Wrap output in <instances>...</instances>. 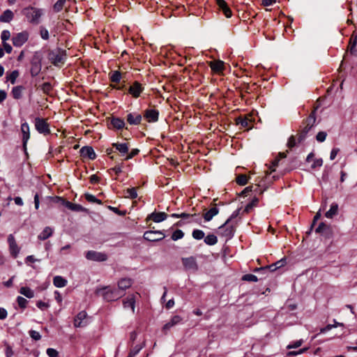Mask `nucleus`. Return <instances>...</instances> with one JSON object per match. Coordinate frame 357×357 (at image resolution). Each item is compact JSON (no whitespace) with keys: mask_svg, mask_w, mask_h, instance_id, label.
Masks as SVG:
<instances>
[{"mask_svg":"<svg viewBox=\"0 0 357 357\" xmlns=\"http://www.w3.org/2000/svg\"><path fill=\"white\" fill-rule=\"evenodd\" d=\"M139 149H132L130 153L129 154L126 156V160H129V159H131L133 157H135V155H137L138 153H139Z\"/></svg>","mask_w":357,"mask_h":357,"instance_id":"nucleus-62","label":"nucleus"},{"mask_svg":"<svg viewBox=\"0 0 357 357\" xmlns=\"http://www.w3.org/2000/svg\"><path fill=\"white\" fill-rule=\"evenodd\" d=\"M241 208H238L236 211H234L232 214L230 215V217L226 220V224H229L233 219L238 217L240 214Z\"/></svg>","mask_w":357,"mask_h":357,"instance_id":"nucleus-53","label":"nucleus"},{"mask_svg":"<svg viewBox=\"0 0 357 357\" xmlns=\"http://www.w3.org/2000/svg\"><path fill=\"white\" fill-rule=\"evenodd\" d=\"M192 236L196 240H201L204 238L205 234L201 229H194Z\"/></svg>","mask_w":357,"mask_h":357,"instance_id":"nucleus-40","label":"nucleus"},{"mask_svg":"<svg viewBox=\"0 0 357 357\" xmlns=\"http://www.w3.org/2000/svg\"><path fill=\"white\" fill-rule=\"evenodd\" d=\"M51 199H52L56 202H60L61 204H63L66 208H68V209H70L73 211H84V208L81 205L77 204H73L69 201H66L65 199H63L61 197H51Z\"/></svg>","mask_w":357,"mask_h":357,"instance_id":"nucleus-7","label":"nucleus"},{"mask_svg":"<svg viewBox=\"0 0 357 357\" xmlns=\"http://www.w3.org/2000/svg\"><path fill=\"white\" fill-rule=\"evenodd\" d=\"M338 212V205L336 203H333L331 205L330 209L325 213V216L327 218H333L335 215L337 214Z\"/></svg>","mask_w":357,"mask_h":357,"instance_id":"nucleus-30","label":"nucleus"},{"mask_svg":"<svg viewBox=\"0 0 357 357\" xmlns=\"http://www.w3.org/2000/svg\"><path fill=\"white\" fill-rule=\"evenodd\" d=\"M40 35L43 40H48L50 38L48 30L43 26L40 28Z\"/></svg>","mask_w":357,"mask_h":357,"instance_id":"nucleus-47","label":"nucleus"},{"mask_svg":"<svg viewBox=\"0 0 357 357\" xmlns=\"http://www.w3.org/2000/svg\"><path fill=\"white\" fill-rule=\"evenodd\" d=\"M47 354L49 357H58L59 353L58 351L52 348H48L46 351Z\"/></svg>","mask_w":357,"mask_h":357,"instance_id":"nucleus-55","label":"nucleus"},{"mask_svg":"<svg viewBox=\"0 0 357 357\" xmlns=\"http://www.w3.org/2000/svg\"><path fill=\"white\" fill-rule=\"evenodd\" d=\"M142 115L137 113H129L127 115V121L130 125H139L142 121Z\"/></svg>","mask_w":357,"mask_h":357,"instance_id":"nucleus-23","label":"nucleus"},{"mask_svg":"<svg viewBox=\"0 0 357 357\" xmlns=\"http://www.w3.org/2000/svg\"><path fill=\"white\" fill-rule=\"evenodd\" d=\"M96 294L101 296L107 302L116 301L124 296L123 291H120V290L116 288H111L110 287L97 289Z\"/></svg>","mask_w":357,"mask_h":357,"instance_id":"nucleus-1","label":"nucleus"},{"mask_svg":"<svg viewBox=\"0 0 357 357\" xmlns=\"http://www.w3.org/2000/svg\"><path fill=\"white\" fill-rule=\"evenodd\" d=\"M66 3V0H57V1L54 4L53 9L54 12L59 13L63 8V6Z\"/></svg>","mask_w":357,"mask_h":357,"instance_id":"nucleus-39","label":"nucleus"},{"mask_svg":"<svg viewBox=\"0 0 357 357\" xmlns=\"http://www.w3.org/2000/svg\"><path fill=\"white\" fill-rule=\"evenodd\" d=\"M219 213V208L215 205L211 208L208 211L203 213V218L206 222L211 221L214 216L218 215Z\"/></svg>","mask_w":357,"mask_h":357,"instance_id":"nucleus-22","label":"nucleus"},{"mask_svg":"<svg viewBox=\"0 0 357 357\" xmlns=\"http://www.w3.org/2000/svg\"><path fill=\"white\" fill-rule=\"evenodd\" d=\"M184 233L181 229H176L174 231L172 235V239L173 241H177L178 239H181L183 237Z\"/></svg>","mask_w":357,"mask_h":357,"instance_id":"nucleus-42","label":"nucleus"},{"mask_svg":"<svg viewBox=\"0 0 357 357\" xmlns=\"http://www.w3.org/2000/svg\"><path fill=\"white\" fill-rule=\"evenodd\" d=\"M327 136V133L324 131L319 132L316 136V139L319 142H323L325 141Z\"/></svg>","mask_w":357,"mask_h":357,"instance_id":"nucleus-50","label":"nucleus"},{"mask_svg":"<svg viewBox=\"0 0 357 357\" xmlns=\"http://www.w3.org/2000/svg\"><path fill=\"white\" fill-rule=\"evenodd\" d=\"M28 39L29 33L26 31H22L13 36L12 40L15 47H20L22 46Z\"/></svg>","mask_w":357,"mask_h":357,"instance_id":"nucleus-9","label":"nucleus"},{"mask_svg":"<svg viewBox=\"0 0 357 357\" xmlns=\"http://www.w3.org/2000/svg\"><path fill=\"white\" fill-rule=\"evenodd\" d=\"M17 302L20 307L22 309H25L28 304V301L22 296H17Z\"/></svg>","mask_w":357,"mask_h":357,"instance_id":"nucleus-43","label":"nucleus"},{"mask_svg":"<svg viewBox=\"0 0 357 357\" xmlns=\"http://www.w3.org/2000/svg\"><path fill=\"white\" fill-rule=\"evenodd\" d=\"M2 45L3 46V50L7 54H10L12 52L13 48L10 44H8V43L6 42V43H3Z\"/></svg>","mask_w":357,"mask_h":357,"instance_id":"nucleus-63","label":"nucleus"},{"mask_svg":"<svg viewBox=\"0 0 357 357\" xmlns=\"http://www.w3.org/2000/svg\"><path fill=\"white\" fill-rule=\"evenodd\" d=\"M84 197H85V199L89 202H91V203H97L98 204H102V202L97 199L94 195H91L89 193H86L84 195Z\"/></svg>","mask_w":357,"mask_h":357,"instance_id":"nucleus-41","label":"nucleus"},{"mask_svg":"<svg viewBox=\"0 0 357 357\" xmlns=\"http://www.w3.org/2000/svg\"><path fill=\"white\" fill-rule=\"evenodd\" d=\"M242 280L248 282H257L258 278L256 275L250 273L243 275Z\"/></svg>","mask_w":357,"mask_h":357,"instance_id":"nucleus-44","label":"nucleus"},{"mask_svg":"<svg viewBox=\"0 0 357 357\" xmlns=\"http://www.w3.org/2000/svg\"><path fill=\"white\" fill-rule=\"evenodd\" d=\"M109 75V79L112 82L118 83L121 81V73L118 70L112 71Z\"/></svg>","mask_w":357,"mask_h":357,"instance_id":"nucleus-35","label":"nucleus"},{"mask_svg":"<svg viewBox=\"0 0 357 357\" xmlns=\"http://www.w3.org/2000/svg\"><path fill=\"white\" fill-rule=\"evenodd\" d=\"M236 183L240 185H245L248 183V177L244 174H240L236 178Z\"/></svg>","mask_w":357,"mask_h":357,"instance_id":"nucleus-45","label":"nucleus"},{"mask_svg":"<svg viewBox=\"0 0 357 357\" xmlns=\"http://www.w3.org/2000/svg\"><path fill=\"white\" fill-rule=\"evenodd\" d=\"M8 243L9 245V250L10 254L15 258L20 252V248L18 247L15 237L13 234H10L8 237Z\"/></svg>","mask_w":357,"mask_h":357,"instance_id":"nucleus-13","label":"nucleus"},{"mask_svg":"<svg viewBox=\"0 0 357 357\" xmlns=\"http://www.w3.org/2000/svg\"><path fill=\"white\" fill-rule=\"evenodd\" d=\"M307 349V348H303L296 351H289V352H288L287 356H296L298 354H301L304 353L305 351H306Z\"/></svg>","mask_w":357,"mask_h":357,"instance_id":"nucleus-61","label":"nucleus"},{"mask_svg":"<svg viewBox=\"0 0 357 357\" xmlns=\"http://www.w3.org/2000/svg\"><path fill=\"white\" fill-rule=\"evenodd\" d=\"M80 154L83 158H87L91 160H94L96 158V154L91 146H83L80 149Z\"/></svg>","mask_w":357,"mask_h":357,"instance_id":"nucleus-17","label":"nucleus"},{"mask_svg":"<svg viewBox=\"0 0 357 357\" xmlns=\"http://www.w3.org/2000/svg\"><path fill=\"white\" fill-rule=\"evenodd\" d=\"M35 128L36 130L40 134L45 135L50 133L49 124L45 119L37 117L35 119Z\"/></svg>","mask_w":357,"mask_h":357,"instance_id":"nucleus-5","label":"nucleus"},{"mask_svg":"<svg viewBox=\"0 0 357 357\" xmlns=\"http://www.w3.org/2000/svg\"><path fill=\"white\" fill-rule=\"evenodd\" d=\"M167 215L165 212H153L149 215L148 220H152L155 222H161L166 220Z\"/></svg>","mask_w":357,"mask_h":357,"instance_id":"nucleus-19","label":"nucleus"},{"mask_svg":"<svg viewBox=\"0 0 357 357\" xmlns=\"http://www.w3.org/2000/svg\"><path fill=\"white\" fill-rule=\"evenodd\" d=\"M48 59L56 66L63 64L66 59V51L61 48L50 50L48 52Z\"/></svg>","mask_w":357,"mask_h":357,"instance_id":"nucleus-3","label":"nucleus"},{"mask_svg":"<svg viewBox=\"0 0 357 357\" xmlns=\"http://www.w3.org/2000/svg\"><path fill=\"white\" fill-rule=\"evenodd\" d=\"M303 342V340H296V341L292 342L291 344H289L287 347V348L288 349H293V348H298L302 345Z\"/></svg>","mask_w":357,"mask_h":357,"instance_id":"nucleus-51","label":"nucleus"},{"mask_svg":"<svg viewBox=\"0 0 357 357\" xmlns=\"http://www.w3.org/2000/svg\"><path fill=\"white\" fill-rule=\"evenodd\" d=\"M132 284V281L130 278H121L118 282V289L120 290V291H123L124 293V291L131 287Z\"/></svg>","mask_w":357,"mask_h":357,"instance_id":"nucleus-24","label":"nucleus"},{"mask_svg":"<svg viewBox=\"0 0 357 357\" xmlns=\"http://www.w3.org/2000/svg\"><path fill=\"white\" fill-rule=\"evenodd\" d=\"M190 218H191V220L188 221V222H195L196 223L200 224L202 222L201 217L196 213L191 214Z\"/></svg>","mask_w":357,"mask_h":357,"instance_id":"nucleus-58","label":"nucleus"},{"mask_svg":"<svg viewBox=\"0 0 357 357\" xmlns=\"http://www.w3.org/2000/svg\"><path fill=\"white\" fill-rule=\"evenodd\" d=\"M111 124L117 130L122 129L125 126L124 121L120 118H112L111 120Z\"/></svg>","mask_w":357,"mask_h":357,"instance_id":"nucleus-32","label":"nucleus"},{"mask_svg":"<svg viewBox=\"0 0 357 357\" xmlns=\"http://www.w3.org/2000/svg\"><path fill=\"white\" fill-rule=\"evenodd\" d=\"M22 13L29 22L38 24L40 23V17L43 15V10L33 6H27L22 10Z\"/></svg>","mask_w":357,"mask_h":357,"instance_id":"nucleus-2","label":"nucleus"},{"mask_svg":"<svg viewBox=\"0 0 357 357\" xmlns=\"http://www.w3.org/2000/svg\"><path fill=\"white\" fill-rule=\"evenodd\" d=\"M21 132L22 135L23 148L26 150L27 142L30 138V128L29 124L26 122L22 123Z\"/></svg>","mask_w":357,"mask_h":357,"instance_id":"nucleus-12","label":"nucleus"},{"mask_svg":"<svg viewBox=\"0 0 357 357\" xmlns=\"http://www.w3.org/2000/svg\"><path fill=\"white\" fill-rule=\"evenodd\" d=\"M36 306L39 309H40L42 310H44L45 309H47L50 307V305L47 303H45V302H43L42 301H38L36 303Z\"/></svg>","mask_w":357,"mask_h":357,"instance_id":"nucleus-56","label":"nucleus"},{"mask_svg":"<svg viewBox=\"0 0 357 357\" xmlns=\"http://www.w3.org/2000/svg\"><path fill=\"white\" fill-rule=\"evenodd\" d=\"M13 17L14 14L13 11L10 9H7L0 15V22L8 23L13 20Z\"/></svg>","mask_w":357,"mask_h":357,"instance_id":"nucleus-26","label":"nucleus"},{"mask_svg":"<svg viewBox=\"0 0 357 357\" xmlns=\"http://www.w3.org/2000/svg\"><path fill=\"white\" fill-rule=\"evenodd\" d=\"M296 139L294 137V136L291 135L289 139H288V142H287V146L288 148L289 149H292L293 147H294L296 146Z\"/></svg>","mask_w":357,"mask_h":357,"instance_id":"nucleus-60","label":"nucleus"},{"mask_svg":"<svg viewBox=\"0 0 357 357\" xmlns=\"http://www.w3.org/2000/svg\"><path fill=\"white\" fill-rule=\"evenodd\" d=\"M323 165V160L321 158L315 159L313 160V163L311 165L312 169H315L317 167H320Z\"/></svg>","mask_w":357,"mask_h":357,"instance_id":"nucleus-57","label":"nucleus"},{"mask_svg":"<svg viewBox=\"0 0 357 357\" xmlns=\"http://www.w3.org/2000/svg\"><path fill=\"white\" fill-rule=\"evenodd\" d=\"M124 308H131L132 312H135V299L133 295L129 296L123 301Z\"/></svg>","mask_w":357,"mask_h":357,"instance_id":"nucleus-25","label":"nucleus"},{"mask_svg":"<svg viewBox=\"0 0 357 357\" xmlns=\"http://www.w3.org/2000/svg\"><path fill=\"white\" fill-rule=\"evenodd\" d=\"M144 238L149 241H159L165 238V235L160 231H147L144 234Z\"/></svg>","mask_w":357,"mask_h":357,"instance_id":"nucleus-10","label":"nucleus"},{"mask_svg":"<svg viewBox=\"0 0 357 357\" xmlns=\"http://www.w3.org/2000/svg\"><path fill=\"white\" fill-rule=\"evenodd\" d=\"M25 88L23 86H16L12 89L11 94L14 99L19 100L22 97Z\"/></svg>","mask_w":357,"mask_h":357,"instance_id":"nucleus-28","label":"nucleus"},{"mask_svg":"<svg viewBox=\"0 0 357 357\" xmlns=\"http://www.w3.org/2000/svg\"><path fill=\"white\" fill-rule=\"evenodd\" d=\"M29 335L34 340H39L41 338V335H40V333L38 331L33 330H31L29 331Z\"/></svg>","mask_w":357,"mask_h":357,"instance_id":"nucleus-54","label":"nucleus"},{"mask_svg":"<svg viewBox=\"0 0 357 357\" xmlns=\"http://www.w3.org/2000/svg\"><path fill=\"white\" fill-rule=\"evenodd\" d=\"M327 226L325 223L321 222L317 228L315 229L317 233H321L325 229H326Z\"/></svg>","mask_w":357,"mask_h":357,"instance_id":"nucleus-64","label":"nucleus"},{"mask_svg":"<svg viewBox=\"0 0 357 357\" xmlns=\"http://www.w3.org/2000/svg\"><path fill=\"white\" fill-rule=\"evenodd\" d=\"M68 281L62 276L56 275L53 278V284L56 287L62 288L66 286Z\"/></svg>","mask_w":357,"mask_h":357,"instance_id":"nucleus-29","label":"nucleus"},{"mask_svg":"<svg viewBox=\"0 0 357 357\" xmlns=\"http://www.w3.org/2000/svg\"><path fill=\"white\" fill-rule=\"evenodd\" d=\"M183 321V318L179 315H174L172 317V319L167 324L164 325L162 327V331L164 333H167L171 328L175 326L181 324Z\"/></svg>","mask_w":357,"mask_h":357,"instance_id":"nucleus-15","label":"nucleus"},{"mask_svg":"<svg viewBox=\"0 0 357 357\" xmlns=\"http://www.w3.org/2000/svg\"><path fill=\"white\" fill-rule=\"evenodd\" d=\"M184 268L188 271H197L198 265L194 257H183L181 259Z\"/></svg>","mask_w":357,"mask_h":357,"instance_id":"nucleus-11","label":"nucleus"},{"mask_svg":"<svg viewBox=\"0 0 357 357\" xmlns=\"http://www.w3.org/2000/svg\"><path fill=\"white\" fill-rule=\"evenodd\" d=\"M315 121H316V115H315V112L314 111L310 114V116L306 119V124L313 127L314 124L315 123Z\"/></svg>","mask_w":357,"mask_h":357,"instance_id":"nucleus-46","label":"nucleus"},{"mask_svg":"<svg viewBox=\"0 0 357 357\" xmlns=\"http://www.w3.org/2000/svg\"><path fill=\"white\" fill-rule=\"evenodd\" d=\"M112 146L121 154L127 153L129 150V146L127 143H114Z\"/></svg>","mask_w":357,"mask_h":357,"instance_id":"nucleus-31","label":"nucleus"},{"mask_svg":"<svg viewBox=\"0 0 357 357\" xmlns=\"http://www.w3.org/2000/svg\"><path fill=\"white\" fill-rule=\"evenodd\" d=\"M234 227L229 225V224H226V222L218 228V234L225 237L226 240L231 239L234 236Z\"/></svg>","mask_w":357,"mask_h":357,"instance_id":"nucleus-6","label":"nucleus"},{"mask_svg":"<svg viewBox=\"0 0 357 357\" xmlns=\"http://www.w3.org/2000/svg\"><path fill=\"white\" fill-rule=\"evenodd\" d=\"M209 66L213 72L220 73L224 70L225 63L220 60L212 61L209 62Z\"/></svg>","mask_w":357,"mask_h":357,"instance_id":"nucleus-20","label":"nucleus"},{"mask_svg":"<svg viewBox=\"0 0 357 357\" xmlns=\"http://www.w3.org/2000/svg\"><path fill=\"white\" fill-rule=\"evenodd\" d=\"M74 326L75 328H83L89 324V317L86 311L79 312L74 319Z\"/></svg>","mask_w":357,"mask_h":357,"instance_id":"nucleus-4","label":"nucleus"},{"mask_svg":"<svg viewBox=\"0 0 357 357\" xmlns=\"http://www.w3.org/2000/svg\"><path fill=\"white\" fill-rule=\"evenodd\" d=\"M218 238L214 234H208L204 238V243L208 245H214L217 243Z\"/></svg>","mask_w":357,"mask_h":357,"instance_id":"nucleus-36","label":"nucleus"},{"mask_svg":"<svg viewBox=\"0 0 357 357\" xmlns=\"http://www.w3.org/2000/svg\"><path fill=\"white\" fill-rule=\"evenodd\" d=\"M145 346L144 342L141 344H137L132 348L127 357H135Z\"/></svg>","mask_w":357,"mask_h":357,"instance_id":"nucleus-34","label":"nucleus"},{"mask_svg":"<svg viewBox=\"0 0 357 357\" xmlns=\"http://www.w3.org/2000/svg\"><path fill=\"white\" fill-rule=\"evenodd\" d=\"M19 76V71L17 70H13L10 75H8L6 79L12 84H14L16 82L17 78Z\"/></svg>","mask_w":357,"mask_h":357,"instance_id":"nucleus-38","label":"nucleus"},{"mask_svg":"<svg viewBox=\"0 0 357 357\" xmlns=\"http://www.w3.org/2000/svg\"><path fill=\"white\" fill-rule=\"evenodd\" d=\"M125 197L129 199H135L137 197V192L135 188H128L126 191Z\"/></svg>","mask_w":357,"mask_h":357,"instance_id":"nucleus-37","label":"nucleus"},{"mask_svg":"<svg viewBox=\"0 0 357 357\" xmlns=\"http://www.w3.org/2000/svg\"><path fill=\"white\" fill-rule=\"evenodd\" d=\"M159 112L155 109H148L144 111V116L149 123L158 120Z\"/></svg>","mask_w":357,"mask_h":357,"instance_id":"nucleus-14","label":"nucleus"},{"mask_svg":"<svg viewBox=\"0 0 357 357\" xmlns=\"http://www.w3.org/2000/svg\"><path fill=\"white\" fill-rule=\"evenodd\" d=\"M85 257L88 260L94 261H105L107 259V255L105 253L94 250L86 252Z\"/></svg>","mask_w":357,"mask_h":357,"instance_id":"nucleus-8","label":"nucleus"},{"mask_svg":"<svg viewBox=\"0 0 357 357\" xmlns=\"http://www.w3.org/2000/svg\"><path fill=\"white\" fill-rule=\"evenodd\" d=\"M40 89L44 93H49L52 86L50 82H45L40 86Z\"/></svg>","mask_w":357,"mask_h":357,"instance_id":"nucleus-48","label":"nucleus"},{"mask_svg":"<svg viewBox=\"0 0 357 357\" xmlns=\"http://www.w3.org/2000/svg\"><path fill=\"white\" fill-rule=\"evenodd\" d=\"M10 37V33L8 30H3L1 33V39L3 43H6Z\"/></svg>","mask_w":357,"mask_h":357,"instance_id":"nucleus-49","label":"nucleus"},{"mask_svg":"<svg viewBox=\"0 0 357 357\" xmlns=\"http://www.w3.org/2000/svg\"><path fill=\"white\" fill-rule=\"evenodd\" d=\"M19 292L28 298L34 297V291L29 287H22L20 289Z\"/></svg>","mask_w":357,"mask_h":357,"instance_id":"nucleus-33","label":"nucleus"},{"mask_svg":"<svg viewBox=\"0 0 357 357\" xmlns=\"http://www.w3.org/2000/svg\"><path fill=\"white\" fill-rule=\"evenodd\" d=\"M250 123V120L248 118L241 119L239 118L237 119V124L241 125L243 127H248Z\"/></svg>","mask_w":357,"mask_h":357,"instance_id":"nucleus-52","label":"nucleus"},{"mask_svg":"<svg viewBox=\"0 0 357 357\" xmlns=\"http://www.w3.org/2000/svg\"><path fill=\"white\" fill-rule=\"evenodd\" d=\"M54 229L50 227H46L38 236V238L40 241H45L53 234Z\"/></svg>","mask_w":357,"mask_h":357,"instance_id":"nucleus-27","label":"nucleus"},{"mask_svg":"<svg viewBox=\"0 0 357 357\" xmlns=\"http://www.w3.org/2000/svg\"><path fill=\"white\" fill-rule=\"evenodd\" d=\"M42 68V64L41 62L38 59H33L31 62V69L30 73L32 77L37 76Z\"/></svg>","mask_w":357,"mask_h":357,"instance_id":"nucleus-18","label":"nucleus"},{"mask_svg":"<svg viewBox=\"0 0 357 357\" xmlns=\"http://www.w3.org/2000/svg\"><path fill=\"white\" fill-rule=\"evenodd\" d=\"M216 3L219 8L222 10L226 17L229 18L231 16L232 13L230 8L228 7L225 0H216Z\"/></svg>","mask_w":357,"mask_h":357,"instance_id":"nucleus-21","label":"nucleus"},{"mask_svg":"<svg viewBox=\"0 0 357 357\" xmlns=\"http://www.w3.org/2000/svg\"><path fill=\"white\" fill-rule=\"evenodd\" d=\"M143 90H144V87L142 86V85L138 82H135L129 87L128 92L134 98H137L140 96V94L143 91Z\"/></svg>","mask_w":357,"mask_h":357,"instance_id":"nucleus-16","label":"nucleus"},{"mask_svg":"<svg viewBox=\"0 0 357 357\" xmlns=\"http://www.w3.org/2000/svg\"><path fill=\"white\" fill-rule=\"evenodd\" d=\"M277 269H278V268L276 266L271 267V265H270L268 266H266V267H263V268H257V269H255V271H269L271 272H273V271H276Z\"/></svg>","mask_w":357,"mask_h":357,"instance_id":"nucleus-59","label":"nucleus"}]
</instances>
